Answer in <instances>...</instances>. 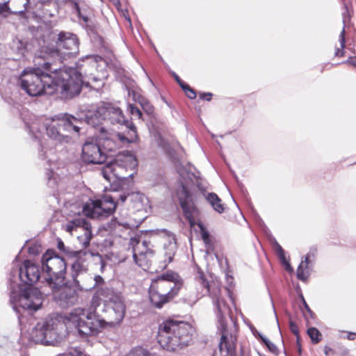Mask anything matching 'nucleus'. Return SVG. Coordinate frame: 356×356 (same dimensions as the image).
I'll use <instances>...</instances> for the list:
<instances>
[{
    "label": "nucleus",
    "mask_w": 356,
    "mask_h": 356,
    "mask_svg": "<svg viewBox=\"0 0 356 356\" xmlns=\"http://www.w3.org/2000/svg\"><path fill=\"white\" fill-rule=\"evenodd\" d=\"M289 328L291 332L296 336L298 341L300 339V332L298 325L295 321L290 319L289 321Z\"/></svg>",
    "instance_id": "c9c22d12"
},
{
    "label": "nucleus",
    "mask_w": 356,
    "mask_h": 356,
    "mask_svg": "<svg viewBox=\"0 0 356 356\" xmlns=\"http://www.w3.org/2000/svg\"><path fill=\"white\" fill-rule=\"evenodd\" d=\"M195 280L204 291L202 296L208 295L213 299L217 312H227L229 310L227 302L221 297V287L218 282L208 281L203 272H199Z\"/></svg>",
    "instance_id": "9b49d317"
},
{
    "label": "nucleus",
    "mask_w": 356,
    "mask_h": 356,
    "mask_svg": "<svg viewBox=\"0 0 356 356\" xmlns=\"http://www.w3.org/2000/svg\"><path fill=\"white\" fill-rule=\"evenodd\" d=\"M177 195L185 218L188 220L190 226L193 227L196 224L195 215L198 213V211L194 204L189 190L186 186L181 185V188L177 191Z\"/></svg>",
    "instance_id": "4468645a"
},
{
    "label": "nucleus",
    "mask_w": 356,
    "mask_h": 356,
    "mask_svg": "<svg viewBox=\"0 0 356 356\" xmlns=\"http://www.w3.org/2000/svg\"><path fill=\"white\" fill-rule=\"evenodd\" d=\"M113 168L115 179H122L125 177L124 174L127 170L118 161H113Z\"/></svg>",
    "instance_id": "c85d7f7f"
},
{
    "label": "nucleus",
    "mask_w": 356,
    "mask_h": 356,
    "mask_svg": "<svg viewBox=\"0 0 356 356\" xmlns=\"http://www.w3.org/2000/svg\"><path fill=\"white\" fill-rule=\"evenodd\" d=\"M183 282L173 272L163 273L152 280L149 289V300L152 305L161 309L178 296Z\"/></svg>",
    "instance_id": "7ed1b4c3"
},
{
    "label": "nucleus",
    "mask_w": 356,
    "mask_h": 356,
    "mask_svg": "<svg viewBox=\"0 0 356 356\" xmlns=\"http://www.w3.org/2000/svg\"><path fill=\"white\" fill-rule=\"evenodd\" d=\"M179 86L181 88L183 91L187 88L189 85L185 83L184 81H181L179 83H178Z\"/></svg>",
    "instance_id": "a18cd8bd"
},
{
    "label": "nucleus",
    "mask_w": 356,
    "mask_h": 356,
    "mask_svg": "<svg viewBox=\"0 0 356 356\" xmlns=\"http://www.w3.org/2000/svg\"><path fill=\"white\" fill-rule=\"evenodd\" d=\"M304 308L302 309L303 316L307 323H309L310 320H314L316 318L315 313L309 308L305 300L302 298Z\"/></svg>",
    "instance_id": "473e14b6"
},
{
    "label": "nucleus",
    "mask_w": 356,
    "mask_h": 356,
    "mask_svg": "<svg viewBox=\"0 0 356 356\" xmlns=\"http://www.w3.org/2000/svg\"><path fill=\"white\" fill-rule=\"evenodd\" d=\"M346 31L345 29L343 28L342 31H341L339 34V43H340V47H337L336 49V51L334 52V56L337 57H343L344 56V51L343 49L345 47L346 44Z\"/></svg>",
    "instance_id": "7c9ffc66"
},
{
    "label": "nucleus",
    "mask_w": 356,
    "mask_h": 356,
    "mask_svg": "<svg viewBox=\"0 0 356 356\" xmlns=\"http://www.w3.org/2000/svg\"><path fill=\"white\" fill-rule=\"evenodd\" d=\"M241 356H250V351L245 350V349H242Z\"/></svg>",
    "instance_id": "de8ad7c7"
},
{
    "label": "nucleus",
    "mask_w": 356,
    "mask_h": 356,
    "mask_svg": "<svg viewBox=\"0 0 356 356\" xmlns=\"http://www.w3.org/2000/svg\"><path fill=\"white\" fill-rule=\"evenodd\" d=\"M185 95L191 99H195L197 96V93L195 90L192 88L190 86H188L186 89L184 90Z\"/></svg>",
    "instance_id": "ea45409f"
},
{
    "label": "nucleus",
    "mask_w": 356,
    "mask_h": 356,
    "mask_svg": "<svg viewBox=\"0 0 356 356\" xmlns=\"http://www.w3.org/2000/svg\"><path fill=\"white\" fill-rule=\"evenodd\" d=\"M296 346H297V348H298V353L300 355L301 354V343H300V339L298 341V339H296Z\"/></svg>",
    "instance_id": "49530a36"
},
{
    "label": "nucleus",
    "mask_w": 356,
    "mask_h": 356,
    "mask_svg": "<svg viewBox=\"0 0 356 356\" xmlns=\"http://www.w3.org/2000/svg\"><path fill=\"white\" fill-rule=\"evenodd\" d=\"M42 267L44 280L50 289L64 284L67 274V264L53 250H47L42 257Z\"/></svg>",
    "instance_id": "39448f33"
},
{
    "label": "nucleus",
    "mask_w": 356,
    "mask_h": 356,
    "mask_svg": "<svg viewBox=\"0 0 356 356\" xmlns=\"http://www.w3.org/2000/svg\"><path fill=\"white\" fill-rule=\"evenodd\" d=\"M78 228H82L83 230V234L77 237L78 241L83 248H86L90 245L92 238L90 224L83 218H76L70 220L64 226V229L70 234Z\"/></svg>",
    "instance_id": "dca6fc26"
},
{
    "label": "nucleus",
    "mask_w": 356,
    "mask_h": 356,
    "mask_svg": "<svg viewBox=\"0 0 356 356\" xmlns=\"http://www.w3.org/2000/svg\"><path fill=\"white\" fill-rule=\"evenodd\" d=\"M58 322L53 318L46 319L42 323H38L32 331L33 339L36 343H48L56 334Z\"/></svg>",
    "instance_id": "2eb2a0df"
},
{
    "label": "nucleus",
    "mask_w": 356,
    "mask_h": 356,
    "mask_svg": "<svg viewBox=\"0 0 356 356\" xmlns=\"http://www.w3.org/2000/svg\"><path fill=\"white\" fill-rule=\"evenodd\" d=\"M113 168V162H110L105 165L101 170L103 177L109 182L115 180Z\"/></svg>",
    "instance_id": "cd10ccee"
},
{
    "label": "nucleus",
    "mask_w": 356,
    "mask_h": 356,
    "mask_svg": "<svg viewBox=\"0 0 356 356\" xmlns=\"http://www.w3.org/2000/svg\"><path fill=\"white\" fill-rule=\"evenodd\" d=\"M19 277L27 285L31 286L40 277L39 266L30 260H25L19 268Z\"/></svg>",
    "instance_id": "412c9836"
},
{
    "label": "nucleus",
    "mask_w": 356,
    "mask_h": 356,
    "mask_svg": "<svg viewBox=\"0 0 356 356\" xmlns=\"http://www.w3.org/2000/svg\"><path fill=\"white\" fill-rule=\"evenodd\" d=\"M309 254H308L305 258V260H302L301 263L298 267L297 269V277L299 280L305 281L307 280V278L309 276V264L310 262L309 261Z\"/></svg>",
    "instance_id": "393cba45"
},
{
    "label": "nucleus",
    "mask_w": 356,
    "mask_h": 356,
    "mask_svg": "<svg viewBox=\"0 0 356 356\" xmlns=\"http://www.w3.org/2000/svg\"><path fill=\"white\" fill-rule=\"evenodd\" d=\"M205 198L216 211L219 213H222L225 211V207L222 203V200L217 194L209 193L205 196Z\"/></svg>",
    "instance_id": "b1692460"
},
{
    "label": "nucleus",
    "mask_w": 356,
    "mask_h": 356,
    "mask_svg": "<svg viewBox=\"0 0 356 356\" xmlns=\"http://www.w3.org/2000/svg\"><path fill=\"white\" fill-rule=\"evenodd\" d=\"M19 303L24 309L36 311L42 303V293L37 288L28 287L20 295Z\"/></svg>",
    "instance_id": "a211bd4d"
},
{
    "label": "nucleus",
    "mask_w": 356,
    "mask_h": 356,
    "mask_svg": "<svg viewBox=\"0 0 356 356\" xmlns=\"http://www.w3.org/2000/svg\"><path fill=\"white\" fill-rule=\"evenodd\" d=\"M213 97V94L211 92H200L199 94V97L202 100L205 101H211Z\"/></svg>",
    "instance_id": "79ce46f5"
},
{
    "label": "nucleus",
    "mask_w": 356,
    "mask_h": 356,
    "mask_svg": "<svg viewBox=\"0 0 356 356\" xmlns=\"http://www.w3.org/2000/svg\"><path fill=\"white\" fill-rule=\"evenodd\" d=\"M127 199L134 202V207H136L137 204H141L143 202V195L140 193H131L127 195L123 194L120 195V201L124 203Z\"/></svg>",
    "instance_id": "a878e982"
},
{
    "label": "nucleus",
    "mask_w": 356,
    "mask_h": 356,
    "mask_svg": "<svg viewBox=\"0 0 356 356\" xmlns=\"http://www.w3.org/2000/svg\"><path fill=\"white\" fill-rule=\"evenodd\" d=\"M227 312H217L218 330L221 335L219 342V350L221 353L232 354L235 351L237 343L238 327L234 322L229 325L226 321L225 315Z\"/></svg>",
    "instance_id": "1a4fd4ad"
},
{
    "label": "nucleus",
    "mask_w": 356,
    "mask_h": 356,
    "mask_svg": "<svg viewBox=\"0 0 356 356\" xmlns=\"http://www.w3.org/2000/svg\"><path fill=\"white\" fill-rule=\"evenodd\" d=\"M51 289L55 301L63 307L73 305L77 301V293L73 288L68 286L65 281L63 284Z\"/></svg>",
    "instance_id": "6ab92c4d"
},
{
    "label": "nucleus",
    "mask_w": 356,
    "mask_h": 356,
    "mask_svg": "<svg viewBox=\"0 0 356 356\" xmlns=\"http://www.w3.org/2000/svg\"><path fill=\"white\" fill-rule=\"evenodd\" d=\"M74 8L80 19H82L83 20V22H88V17L87 16H84L81 14L79 5L77 2L74 3Z\"/></svg>",
    "instance_id": "a19ab883"
},
{
    "label": "nucleus",
    "mask_w": 356,
    "mask_h": 356,
    "mask_svg": "<svg viewBox=\"0 0 356 356\" xmlns=\"http://www.w3.org/2000/svg\"><path fill=\"white\" fill-rule=\"evenodd\" d=\"M175 79L176 81H177L178 83H179L182 81V80L179 78V76H177V75H175Z\"/></svg>",
    "instance_id": "8fccbe9b"
},
{
    "label": "nucleus",
    "mask_w": 356,
    "mask_h": 356,
    "mask_svg": "<svg viewBox=\"0 0 356 356\" xmlns=\"http://www.w3.org/2000/svg\"><path fill=\"white\" fill-rule=\"evenodd\" d=\"M252 99V95H247L243 97V99L242 100V102H248L249 100H250Z\"/></svg>",
    "instance_id": "09e8293b"
},
{
    "label": "nucleus",
    "mask_w": 356,
    "mask_h": 356,
    "mask_svg": "<svg viewBox=\"0 0 356 356\" xmlns=\"http://www.w3.org/2000/svg\"><path fill=\"white\" fill-rule=\"evenodd\" d=\"M274 249L275 251V253L278 258L280 259V261L286 266V269L287 270H291V267L285 256V252L284 250L282 248V246L278 243H275L274 245Z\"/></svg>",
    "instance_id": "bb28decb"
},
{
    "label": "nucleus",
    "mask_w": 356,
    "mask_h": 356,
    "mask_svg": "<svg viewBox=\"0 0 356 356\" xmlns=\"http://www.w3.org/2000/svg\"><path fill=\"white\" fill-rule=\"evenodd\" d=\"M201 231V236L204 243L209 244L211 242L209 233L205 229L202 225H199Z\"/></svg>",
    "instance_id": "58836bf2"
},
{
    "label": "nucleus",
    "mask_w": 356,
    "mask_h": 356,
    "mask_svg": "<svg viewBox=\"0 0 356 356\" xmlns=\"http://www.w3.org/2000/svg\"><path fill=\"white\" fill-rule=\"evenodd\" d=\"M13 13L9 7V1L0 3V16L6 18Z\"/></svg>",
    "instance_id": "f704fd0d"
},
{
    "label": "nucleus",
    "mask_w": 356,
    "mask_h": 356,
    "mask_svg": "<svg viewBox=\"0 0 356 356\" xmlns=\"http://www.w3.org/2000/svg\"><path fill=\"white\" fill-rule=\"evenodd\" d=\"M76 321L79 334L84 336L96 335L106 327L103 318L95 312H89L85 318L78 317Z\"/></svg>",
    "instance_id": "f8f14e48"
},
{
    "label": "nucleus",
    "mask_w": 356,
    "mask_h": 356,
    "mask_svg": "<svg viewBox=\"0 0 356 356\" xmlns=\"http://www.w3.org/2000/svg\"><path fill=\"white\" fill-rule=\"evenodd\" d=\"M127 120L119 108L107 103L102 104L93 114L87 116L88 124L94 127H99V131L102 134L106 132V127L102 126L104 123L123 125Z\"/></svg>",
    "instance_id": "0eeeda50"
},
{
    "label": "nucleus",
    "mask_w": 356,
    "mask_h": 356,
    "mask_svg": "<svg viewBox=\"0 0 356 356\" xmlns=\"http://www.w3.org/2000/svg\"><path fill=\"white\" fill-rule=\"evenodd\" d=\"M129 108L130 113L132 116H134L138 119L141 118L142 112L138 107H136L132 104H129Z\"/></svg>",
    "instance_id": "4c0bfd02"
},
{
    "label": "nucleus",
    "mask_w": 356,
    "mask_h": 356,
    "mask_svg": "<svg viewBox=\"0 0 356 356\" xmlns=\"http://www.w3.org/2000/svg\"><path fill=\"white\" fill-rule=\"evenodd\" d=\"M35 53L34 63L39 67L31 70H24L18 83L29 95L36 97L43 94L60 92L64 98H72L80 93L83 79L80 72L74 68L61 70L55 67L54 63L39 59Z\"/></svg>",
    "instance_id": "f257e3e1"
},
{
    "label": "nucleus",
    "mask_w": 356,
    "mask_h": 356,
    "mask_svg": "<svg viewBox=\"0 0 356 356\" xmlns=\"http://www.w3.org/2000/svg\"><path fill=\"white\" fill-rule=\"evenodd\" d=\"M97 278L99 279H101L102 280V277L100 276H97Z\"/></svg>",
    "instance_id": "3c124183"
},
{
    "label": "nucleus",
    "mask_w": 356,
    "mask_h": 356,
    "mask_svg": "<svg viewBox=\"0 0 356 356\" xmlns=\"http://www.w3.org/2000/svg\"><path fill=\"white\" fill-rule=\"evenodd\" d=\"M127 356H156L155 354L149 353L147 350L142 347H136L131 350Z\"/></svg>",
    "instance_id": "72a5a7b5"
},
{
    "label": "nucleus",
    "mask_w": 356,
    "mask_h": 356,
    "mask_svg": "<svg viewBox=\"0 0 356 356\" xmlns=\"http://www.w3.org/2000/svg\"><path fill=\"white\" fill-rule=\"evenodd\" d=\"M81 158L86 163L100 164L106 161V154L99 144L86 141L82 147Z\"/></svg>",
    "instance_id": "f3484780"
},
{
    "label": "nucleus",
    "mask_w": 356,
    "mask_h": 356,
    "mask_svg": "<svg viewBox=\"0 0 356 356\" xmlns=\"http://www.w3.org/2000/svg\"><path fill=\"white\" fill-rule=\"evenodd\" d=\"M195 331L191 323L168 318L159 325L157 341L163 349L175 352L190 344Z\"/></svg>",
    "instance_id": "f03ea898"
},
{
    "label": "nucleus",
    "mask_w": 356,
    "mask_h": 356,
    "mask_svg": "<svg viewBox=\"0 0 356 356\" xmlns=\"http://www.w3.org/2000/svg\"><path fill=\"white\" fill-rule=\"evenodd\" d=\"M69 259L73 261L72 264V269L74 272L72 274V278L74 284L77 286H81L79 280L77 279L79 273L86 270L85 262L86 257L88 255L86 251H69L66 252Z\"/></svg>",
    "instance_id": "aec40b11"
},
{
    "label": "nucleus",
    "mask_w": 356,
    "mask_h": 356,
    "mask_svg": "<svg viewBox=\"0 0 356 356\" xmlns=\"http://www.w3.org/2000/svg\"><path fill=\"white\" fill-rule=\"evenodd\" d=\"M79 40L74 34L60 32L56 42V49H50L47 47H42L37 51L38 59L47 60L54 63L56 67V60L61 64L60 56H72L79 53Z\"/></svg>",
    "instance_id": "20e7f679"
},
{
    "label": "nucleus",
    "mask_w": 356,
    "mask_h": 356,
    "mask_svg": "<svg viewBox=\"0 0 356 356\" xmlns=\"http://www.w3.org/2000/svg\"><path fill=\"white\" fill-rule=\"evenodd\" d=\"M82 122L68 113L55 116L47 126V134L51 138L59 142H67L68 134L74 131L79 133V124Z\"/></svg>",
    "instance_id": "423d86ee"
},
{
    "label": "nucleus",
    "mask_w": 356,
    "mask_h": 356,
    "mask_svg": "<svg viewBox=\"0 0 356 356\" xmlns=\"http://www.w3.org/2000/svg\"><path fill=\"white\" fill-rule=\"evenodd\" d=\"M126 128V131L116 134L118 139L122 143H134L138 139V134L136 126L132 122L127 120L123 124Z\"/></svg>",
    "instance_id": "4be33fe9"
},
{
    "label": "nucleus",
    "mask_w": 356,
    "mask_h": 356,
    "mask_svg": "<svg viewBox=\"0 0 356 356\" xmlns=\"http://www.w3.org/2000/svg\"><path fill=\"white\" fill-rule=\"evenodd\" d=\"M104 289L105 288H102L99 290H98L97 292L96 293V294L94 295L92 298L91 307L93 309L94 311L100 305L102 300H103L105 302V304H106L109 301L108 297H104V296L100 295V291Z\"/></svg>",
    "instance_id": "c756f323"
},
{
    "label": "nucleus",
    "mask_w": 356,
    "mask_h": 356,
    "mask_svg": "<svg viewBox=\"0 0 356 356\" xmlns=\"http://www.w3.org/2000/svg\"><path fill=\"white\" fill-rule=\"evenodd\" d=\"M261 339L271 353L275 354H277L278 353V350L273 343H272L270 340L262 337H261Z\"/></svg>",
    "instance_id": "e433bc0d"
},
{
    "label": "nucleus",
    "mask_w": 356,
    "mask_h": 356,
    "mask_svg": "<svg viewBox=\"0 0 356 356\" xmlns=\"http://www.w3.org/2000/svg\"><path fill=\"white\" fill-rule=\"evenodd\" d=\"M307 332L313 343L316 344L321 341L322 334L316 327L309 328Z\"/></svg>",
    "instance_id": "2f4dec72"
},
{
    "label": "nucleus",
    "mask_w": 356,
    "mask_h": 356,
    "mask_svg": "<svg viewBox=\"0 0 356 356\" xmlns=\"http://www.w3.org/2000/svg\"><path fill=\"white\" fill-rule=\"evenodd\" d=\"M131 244L133 246V257L135 263L144 270H149L154 252L147 247L146 241L140 243L136 238L131 239Z\"/></svg>",
    "instance_id": "ddd939ff"
},
{
    "label": "nucleus",
    "mask_w": 356,
    "mask_h": 356,
    "mask_svg": "<svg viewBox=\"0 0 356 356\" xmlns=\"http://www.w3.org/2000/svg\"><path fill=\"white\" fill-rule=\"evenodd\" d=\"M115 138H118L116 134H110L109 136H102L100 140H102V145L104 147L103 150L108 152H113L118 147Z\"/></svg>",
    "instance_id": "5701e85b"
},
{
    "label": "nucleus",
    "mask_w": 356,
    "mask_h": 356,
    "mask_svg": "<svg viewBox=\"0 0 356 356\" xmlns=\"http://www.w3.org/2000/svg\"><path fill=\"white\" fill-rule=\"evenodd\" d=\"M347 334L346 338L348 340L353 341L356 339V332H346Z\"/></svg>",
    "instance_id": "37998d69"
},
{
    "label": "nucleus",
    "mask_w": 356,
    "mask_h": 356,
    "mask_svg": "<svg viewBox=\"0 0 356 356\" xmlns=\"http://www.w3.org/2000/svg\"><path fill=\"white\" fill-rule=\"evenodd\" d=\"M120 202V198L115 202L114 197L105 195L101 200L87 202L83 207V212L91 218H107L114 213Z\"/></svg>",
    "instance_id": "9d476101"
},
{
    "label": "nucleus",
    "mask_w": 356,
    "mask_h": 356,
    "mask_svg": "<svg viewBox=\"0 0 356 356\" xmlns=\"http://www.w3.org/2000/svg\"><path fill=\"white\" fill-rule=\"evenodd\" d=\"M100 295L109 298L108 302L105 304V316L103 318L106 327L119 324L123 320L126 310L122 297L108 288L102 289Z\"/></svg>",
    "instance_id": "6e6552de"
},
{
    "label": "nucleus",
    "mask_w": 356,
    "mask_h": 356,
    "mask_svg": "<svg viewBox=\"0 0 356 356\" xmlns=\"http://www.w3.org/2000/svg\"><path fill=\"white\" fill-rule=\"evenodd\" d=\"M65 244L63 241H59L58 243V248L60 250H62V251H65Z\"/></svg>",
    "instance_id": "c03bdc74"
}]
</instances>
